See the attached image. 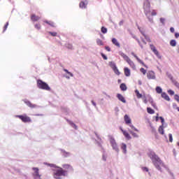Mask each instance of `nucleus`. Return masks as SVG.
Wrapping results in <instances>:
<instances>
[{
	"label": "nucleus",
	"instance_id": "1",
	"mask_svg": "<svg viewBox=\"0 0 179 179\" xmlns=\"http://www.w3.org/2000/svg\"><path fill=\"white\" fill-rule=\"evenodd\" d=\"M148 157L151 159L155 167H156V169L159 171H162V167H166L164 163H163L162 159H160V157H159V156H157L155 152H150L148 154Z\"/></svg>",
	"mask_w": 179,
	"mask_h": 179
},
{
	"label": "nucleus",
	"instance_id": "2",
	"mask_svg": "<svg viewBox=\"0 0 179 179\" xmlns=\"http://www.w3.org/2000/svg\"><path fill=\"white\" fill-rule=\"evenodd\" d=\"M68 173L62 168L53 170V177L56 179H61L62 177H66Z\"/></svg>",
	"mask_w": 179,
	"mask_h": 179
},
{
	"label": "nucleus",
	"instance_id": "3",
	"mask_svg": "<svg viewBox=\"0 0 179 179\" xmlns=\"http://www.w3.org/2000/svg\"><path fill=\"white\" fill-rule=\"evenodd\" d=\"M37 86L38 89H41L42 90H47L48 92H50V90H51V87L48 86V84L41 80H37Z\"/></svg>",
	"mask_w": 179,
	"mask_h": 179
},
{
	"label": "nucleus",
	"instance_id": "4",
	"mask_svg": "<svg viewBox=\"0 0 179 179\" xmlns=\"http://www.w3.org/2000/svg\"><path fill=\"white\" fill-rule=\"evenodd\" d=\"M120 55H121L123 58V59H124L125 62H127V64H129V65L131 66V68H132V69H136V66H135V63H134L132 62V60H131V59H129V57L127 56V55H125V53L124 52H120Z\"/></svg>",
	"mask_w": 179,
	"mask_h": 179
},
{
	"label": "nucleus",
	"instance_id": "5",
	"mask_svg": "<svg viewBox=\"0 0 179 179\" xmlns=\"http://www.w3.org/2000/svg\"><path fill=\"white\" fill-rule=\"evenodd\" d=\"M16 117L21 120L22 122H31V118L27 116V115H17Z\"/></svg>",
	"mask_w": 179,
	"mask_h": 179
},
{
	"label": "nucleus",
	"instance_id": "6",
	"mask_svg": "<svg viewBox=\"0 0 179 179\" xmlns=\"http://www.w3.org/2000/svg\"><path fill=\"white\" fill-rule=\"evenodd\" d=\"M110 143L113 149H114V150H115L116 152H118V145H117V142H115V139H114V138H110Z\"/></svg>",
	"mask_w": 179,
	"mask_h": 179
},
{
	"label": "nucleus",
	"instance_id": "7",
	"mask_svg": "<svg viewBox=\"0 0 179 179\" xmlns=\"http://www.w3.org/2000/svg\"><path fill=\"white\" fill-rule=\"evenodd\" d=\"M143 8L145 10V15H148V12H149V10H150V2H149L148 0H146L144 2Z\"/></svg>",
	"mask_w": 179,
	"mask_h": 179
},
{
	"label": "nucleus",
	"instance_id": "8",
	"mask_svg": "<svg viewBox=\"0 0 179 179\" xmlns=\"http://www.w3.org/2000/svg\"><path fill=\"white\" fill-rule=\"evenodd\" d=\"M63 169H64V170L66 171V174H68V173L71 171H73V168L69 164H64Z\"/></svg>",
	"mask_w": 179,
	"mask_h": 179
},
{
	"label": "nucleus",
	"instance_id": "9",
	"mask_svg": "<svg viewBox=\"0 0 179 179\" xmlns=\"http://www.w3.org/2000/svg\"><path fill=\"white\" fill-rule=\"evenodd\" d=\"M120 131L122 132L124 136L127 139L128 141L131 140L132 137H131V135H129V133H128L127 131H124L122 129V127L120 128Z\"/></svg>",
	"mask_w": 179,
	"mask_h": 179
},
{
	"label": "nucleus",
	"instance_id": "10",
	"mask_svg": "<svg viewBox=\"0 0 179 179\" xmlns=\"http://www.w3.org/2000/svg\"><path fill=\"white\" fill-rule=\"evenodd\" d=\"M131 55H133V57H134V58H136V59L138 61V62H139V64H141V65H143V66H145V68H148V66H146V64H145L143 61L141 60V59H139V57H138L136 56V55H135V53L131 52Z\"/></svg>",
	"mask_w": 179,
	"mask_h": 179
},
{
	"label": "nucleus",
	"instance_id": "11",
	"mask_svg": "<svg viewBox=\"0 0 179 179\" xmlns=\"http://www.w3.org/2000/svg\"><path fill=\"white\" fill-rule=\"evenodd\" d=\"M148 79H156V75L155 74V72L153 71H148L147 73Z\"/></svg>",
	"mask_w": 179,
	"mask_h": 179
},
{
	"label": "nucleus",
	"instance_id": "12",
	"mask_svg": "<svg viewBox=\"0 0 179 179\" xmlns=\"http://www.w3.org/2000/svg\"><path fill=\"white\" fill-rule=\"evenodd\" d=\"M24 102L25 103V104H27V106L28 107H29L30 108H36V107H37V105L32 103L31 102H30V101L28 100H24Z\"/></svg>",
	"mask_w": 179,
	"mask_h": 179
},
{
	"label": "nucleus",
	"instance_id": "13",
	"mask_svg": "<svg viewBox=\"0 0 179 179\" xmlns=\"http://www.w3.org/2000/svg\"><path fill=\"white\" fill-rule=\"evenodd\" d=\"M138 30L139 31H141V34L145 37V40L148 42V43H151L152 40H150V38H149V36H148L147 35L145 34V31H142V29H141V27H138Z\"/></svg>",
	"mask_w": 179,
	"mask_h": 179
},
{
	"label": "nucleus",
	"instance_id": "14",
	"mask_svg": "<svg viewBox=\"0 0 179 179\" xmlns=\"http://www.w3.org/2000/svg\"><path fill=\"white\" fill-rule=\"evenodd\" d=\"M32 170H34V176L35 178H40L41 176H40V173H38V168H32Z\"/></svg>",
	"mask_w": 179,
	"mask_h": 179
},
{
	"label": "nucleus",
	"instance_id": "15",
	"mask_svg": "<svg viewBox=\"0 0 179 179\" xmlns=\"http://www.w3.org/2000/svg\"><path fill=\"white\" fill-rule=\"evenodd\" d=\"M40 19H41V17H40L38 15H36V14L31 15V20L32 22H38Z\"/></svg>",
	"mask_w": 179,
	"mask_h": 179
},
{
	"label": "nucleus",
	"instance_id": "16",
	"mask_svg": "<svg viewBox=\"0 0 179 179\" xmlns=\"http://www.w3.org/2000/svg\"><path fill=\"white\" fill-rule=\"evenodd\" d=\"M124 122L127 125H129L132 122V120H131V117L128 116V115H125L124 117Z\"/></svg>",
	"mask_w": 179,
	"mask_h": 179
},
{
	"label": "nucleus",
	"instance_id": "17",
	"mask_svg": "<svg viewBox=\"0 0 179 179\" xmlns=\"http://www.w3.org/2000/svg\"><path fill=\"white\" fill-rule=\"evenodd\" d=\"M117 97L118 100H120L122 103H127V101H125V98H124V96H122V94H117Z\"/></svg>",
	"mask_w": 179,
	"mask_h": 179
},
{
	"label": "nucleus",
	"instance_id": "18",
	"mask_svg": "<svg viewBox=\"0 0 179 179\" xmlns=\"http://www.w3.org/2000/svg\"><path fill=\"white\" fill-rule=\"evenodd\" d=\"M112 43L113 44H114V45H116V47H118V48L121 47V45H120V43L115 38H112Z\"/></svg>",
	"mask_w": 179,
	"mask_h": 179
},
{
	"label": "nucleus",
	"instance_id": "19",
	"mask_svg": "<svg viewBox=\"0 0 179 179\" xmlns=\"http://www.w3.org/2000/svg\"><path fill=\"white\" fill-rule=\"evenodd\" d=\"M158 132L161 134V135H164V124L159 126Z\"/></svg>",
	"mask_w": 179,
	"mask_h": 179
},
{
	"label": "nucleus",
	"instance_id": "20",
	"mask_svg": "<svg viewBox=\"0 0 179 179\" xmlns=\"http://www.w3.org/2000/svg\"><path fill=\"white\" fill-rule=\"evenodd\" d=\"M150 47L154 54H155V55H159V51H157L156 47H155L153 45H150Z\"/></svg>",
	"mask_w": 179,
	"mask_h": 179
},
{
	"label": "nucleus",
	"instance_id": "21",
	"mask_svg": "<svg viewBox=\"0 0 179 179\" xmlns=\"http://www.w3.org/2000/svg\"><path fill=\"white\" fill-rule=\"evenodd\" d=\"M124 72L125 76H131V70H129L128 67H125L124 69Z\"/></svg>",
	"mask_w": 179,
	"mask_h": 179
},
{
	"label": "nucleus",
	"instance_id": "22",
	"mask_svg": "<svg viewBox=\"0 0 179 179\" xmlns=\"http://www.w3.org/2000/svg\"><path fill=\"white\" fill-rule=\"evenodd\" d=\"M162 99H164V100H166V101H170V97L166 94V92L162 93Z\"/></svg>",
	"mask_w": 179,
	"mask_h": 179
},
{
	"label": "nucleus",
	"instance_id": "23",
	"mask_svg": "<svg viewBox=\"0 0 179 179\" xmlns=\"http://www.w3.org/2000/svg\"><path fill=\"white\" fill-rule=\"evenodd\" d=\"M86 6H87V4L85 1L80 2L79 7L81 9H86Z\"/></svg>",
	"mask_w": 179,
	"mask_h": 179
},
{
	"label": "nucleus",
	"instance_id": "24",
	"mask_svg": "<svg viewBox=\"0 0 179 179\" xmlns=\"http://www.w3.org/2000/svg\"><path fill=\"white\" fill-rule=\"evenodd\" d=\"M121 149L123 150V153H127V144L122 143Z\"/></svg>",
	"mask_w": 179,
	"mask_h": 179
},
{
	"label": "nucleus",
	"instance_id": "25",
	"mask_svg": "<svg viewBox=\"0 0 179 179\" xmlns=\"http://www.w3.org/2000/svg\"><path fill=\"white\" fill-rule=\"evenodd\" d=\"M135 94L136 95L137 99H142V94L139 93V90H136Z\"/></svg>",
	"mask_w": 179,
	"mask_h": 179
},
{
	"label": "nucleus",
	"instance_id": "26",
	"mask_svg": "<svg viewBox=\"0 0 179 179\" xmlns=\"http://www.w3.org/2000/svg\"><path fill=\"white\" fill-rule=\"evenodd\" d=\"M120 89H121V90H122V92H125V90H127V85L124 83H122L120 85Z\"/></svg>",
	"mask_w": 179,
	"mask_h": 179
},
{
	"label": "nucleus",
	"instance_id": "27",
	"mask_svg": "<svg viewBox=\"0 0 179 179\" xmlns=\"http://www.w3.org/2000/svg\"><path fill=\"white\" fill-rule=\"evenodd\" d=\"M129 132L132 135L133 138H139V135H138L136 133L129 130Z\"/></svg>",
	"mask_w": 179,
	"mask_h": 179
},
{
	"label": "nucleus",
	"instance_id": "28",
	"mask_svg": "<svg viewBox=\"0 0 179 179\" xmlns=\"http://www.w3.org/2000/svg\"><path fill=\"white\" fill-rule=\"evenodd\" d=\"M147 113L148 114H155V110L152 109V108H147Z\"/></svg>",
	"mask_w": 179,
	"mask_h": 179
},
{
	"label": "nucleus",
	"instance_id": "29",
	"mask_svg": "<svg viewBox=\"0 0 179 179\" xmlns=\"http://www.w3.org/2000/svg\"><path fill=\"white\" fill-rule=\"evenodd\" d=\"M96 44L98 45H104V43H103V41L101 39H96Z\"/></svg>",
	"mask_w": 179,
	"mask_h": 179
},
{
	"label": "nucleus",
	"instance_id": "30",
	"mask_svg": "<svg viewBox=\"0 0 179 179\" xmlns=\"http://www.w3.org/2000/svg\"><path fill=\"white\" fill-rule=\"evenodd\" d=\"M157 93H158L159 94H160V93H162L163 90H162V87H157L155 89Z\"/></svg>",
	"mask_w": 179,
	"mask_h": 179
},
{
	"label": "nucleus",
	"instance_id": "31",
	"mask_svg": "<svg viewBox=\"0 0 179 179\" xmlns=\"http://www.w3.org/2000/svg\"><path fill=\"white\" fill-rule=\"evenodd\" d=\"M101 31L103 33V34H106L107 33V28L102 27L101 28Z\"/></svg>",
	"mask_w": 179,
	"mask_h": 179
},
{
	"label": "nucleus",
	"instance_id": "32",
	"mask_svg": "<svg viewBox=\"0 0 179 179\" xmlns=\"http://www.w3.org/2000/svg\"><path fill=\"white\" fill-rule=\"evenodd\" d=\"M170 44L172 47H176V45H177V42H176V40H171Z\"/></svg>",
	"mask_w": 179,
	"mask_h": 179
},
{
	"label": "nucleus",
	"instance_id": "33",
	"mask_svg": "<svg viewBox=\"0 0 179 179\" xmlns=\"http://www.w3.org/2000/svg\"><path fill=\"white\" fill-rule=\"evenodd\" d=\"M9 26V22H6V24L3 27V33L6 31V29H8V27Z\"/></svg>",
	"mask_w": 179,
	"mask_h": 179
},
{
	"label": "nucleus",
	"instance_id": "34",
	"mask_svg": "<svg viewBox=\"0 0 179 179\" xmlns=\"http://www.w3.org/2000/svg\"><path fill=\"white\" fill-rule=\"evenodd\" d=\"M64 72H66V73H68V75H70V76H71V78H73V74L72 73L69 72V71H68V70L66 69H64Z\"/></svg>",
	"mask_w": 179,
	"mask_h": 179
},
{
	"label": "nucleus",
	"instance_id": "35",
	"mask_svg": "<svg viewBox=\"0 0 179 179\" xmlns=\"http://www.w3.org/2000/svg\"><path fill=\"white\" fill-rule=\"evenodd\" d=\"M44 23H46L47 24H49L50 26H54V22L50 21L44 20Z\"/></svg>",
	"mask_w": 179,
	"mask_h": 179
},
{
	"label": "nucleus",
	"instance_id": "36",
	"mask_svg": "<svg viewBox=\"0 0 179 179\" xmlns=\"http://www.w3.org/2000/svg\"><path fill=\"white\" fill-rule=\"evenodd\" d=\"M113 71L115 72V73H116V75H120V71H118V69L117 67H114L113 68Z\"/></svg>",
	"mask_w": 179,
	"mask_h": 179
},
{
	"label": "nucleus",
	"instance_id": "37",
	"mask_svg": "<svg viewBox=\"0 0 179 179\" xmlns=\"http://www.w3.org/2000/svg\"><path fill=\"white\" fill-rule=\"evenodd\" d=\"M140 71L141 72V73H143V75H146V69H145L144 68L140 69Z\"/></svg>",
	"mask_w": 179,
	"mask_h": 179
},
{
	"label": "nucleus",
	"instance_id": "38",
	"mask_svg": "<svg viewBox=\"0 0 179 179\" xmlns=\"http://www.w3.org/2000/svg\"><path fill=\"white\" fill-rule=\"evenodd\" d=\"M35 29H37V30H40V29H41V25L40 24H36Z\"/></svg>",
	"mask_w": 179,
	"mask_h": 179
},
{
	"label": "nucleus",
	"instance_id": "39",
	"mask_svg": "<svg viewBox=\"0 0 179 179\" xmlns=\"http://www.w3.org/2000/svg\"><path fill=\"white\" fill-rule=\"evenodd\" d=\"M130 127L131 128V129H134V131H136V132H139V130L134 127V125L131 124Z\"/></svg>",
	"mask_w": 179,
	"mask_h": 179
},
{
	"label": "nucleus",
	"instance_id": "40",
	"mask_svg": "<svg viewBox=\"0 0 179 179\" xmlns=\"http://www.w3.org/2000/svg\"><path fill=\"white\" fill-rule=\"evenodd\" d=\"M143 103H145V104H148V99H146L145 96H143Z\"/></svg>",
	"mask_w": 179,
	"mask_h": 179
},
{
	"label": "nucleus",
	"instance_id": "41",
	"mask_svg": "<svg viewBox=\"0 0 179 179\" xmlns=\"http://www.w3.org/2000/svg\"><path fill=\"white\" fill-rule=\"evenodd\" d=\"M49 34H51L52 37H57V32H49Z\"/></svg>",
	"mask_w": 179,
	"mask_h": 179
},
{
	"label": "nucleus",
	"instance_id": "42",
	"mask_svg": "<svg viewBox=\"0 0 179 179\" xmlns=\"http://www.w3.org/2000/svg\"><path fill=\"white\" fill-rule=\"evenodd\" d=\"M168 93L169 94H170L171 96H173L174 94V91L171 90H168Z\"/></svg>",
	"mask_w": 179,
	"mask_h": 179
},
{
	"label": "nucleus",
	"instance_id": "43",
	"mask_svg": "<svg viewBox=\"0 0 179 179\" xmlns=\"http://www.w3.org/2000/svg\"><path fill=\"white\" fill-rule=\"evenodd\" d=\"M151 15L152 16H156V15H157V13L156 12V10H152Z\"/></svg>",
	"mask_w": 179,
	"mask_h": 179
},
{
	"label": "nucleus",
	"instance_id": "44",
	"mask_svg": "<svg viewBox=\"0 0 179 179\" xmlns=\"http://www.w3.org/2000/svg\"><path fill=\"white\" fill-rule=\"evenodd\" d=\"M169 142H173V135L171 134H169Z\"/></svg>",
	"mask_w": 179,
	"mask_h": 179
},
{
	"label": "nucleus",
	"instance_id": "45",
	"mask_svg": "<svg viewBox=\"0 0 179 179\" xmlns=\"http://www.w3.org/2000/svg\"><path fill=\"white\" fill-rule=\"evenodd\" d=\"M159 120H161L162 125H164V118H163V117H159Z\"/></svg>",
	"mask_w": 179,
	"mask_h": 179
},
{
	"label": "nucleus",
	"instance_id": "46",
	"mask_svg": "<svg viewBox=\"0 0 179 179\" xmlns=\"http://www.w3.org/2000/svg\"><path fill=\"white\" fill-rule=\"evenodd\" d=\"M174 99H175V100H176V101H178V103H179V96L178 95L176 94L174 96Z\"/></svg>",
	"mask_w": 179,
	"mask_h": 179
},
{
	"label": "nucleus",
	"instance_id": "47",
	"mask_svg": "<svg viewBox=\"0 0 179 179\" xmlns=\"http://www.w3.org/2000/svg\"><path fill=\"white\" fill-rule=\"evenodd\" d=\"M71 126L74 129H78V126H76V124H75L74 123H71Z\"/></svg>",
	"mask_w": 179,
	"mask_h": 179
},
{
	"label": "nucleus",
	"instance_id": "48",
	"mask_svg": "<svg viewBox=\"0 0 179 179\" xmlns=\"http://www.w3.org/2000/svg\"><path fill=\"white\" fill-rule=\"evenodd\" d=\"M142 170H143V171H146L147 173H148V171H149V169H148L147 167H143V168H142Z\"/></svg>",
	"mask_w": 179,
	"mask_h": 179
},
{
	"label": "nucleus",
	"instance_id": "49",
	"mask_svg": "<svg viewBox=\"0 0 179 179\" xmlns=\"http://www.w3.org/2000/svg\"><path fill=\"white\" fill-rule=\"evenodd\" d=\"M101 57L103 58V59L107 60V56H106L104 54H101Z\"/></svg>",
	"mask_w": 179,
	"mask_h": 179
},
{
	"label": "nucleus",
	"instance_id": "50",
	"mask_svg": "<svg viewBox=\"0 0 179 179\" xmlns=\"http://www.w3.org/2000/svg\"><path fill=\"white\" fill-rule=\"evenodd\" d=\"M105 49L106 50V51H108V52H110V51H111V48H110L108 46H106Z\"/></svg>",
	"mask_w": 179,
	"mask_h": 179
},
{
	"label": "nucleus",
	"instance_id": "51",
	"mask_svg": "<svg viewBox=\"0 0 179 179\" xmlns=\"http://www.w3.org/2000/svg\"><path fill=\"white\" fill-rule=\"evenodd\" d=\"M165 20H165L164 18H160V22H161V23L164 24Z\"/></svg>",
	"mask_w": 179,
	"mask_h": 179
},
{
	"label": "nucleus",
	"instance_id": "52",
	"mask_svg": "<svg viewBox=\"0 0 179 179\" xmlns=\"http://www.w3.org/2000/svg\"><path fill=\"white\" fill-rule=\"evenodd\" d=\"M170 31H171V33H174V28L173 27H171L170 28Z\"/></svg>",
	"mask_w": 179,
	"mask_h": 179
},
{
	"label": "nucleus",
	"instance_id": "53",
	"mask_svg": "<svg viewBox=\"0 0 179 179\" xmlns=\"http://www.w3.org/2000/svg\"><path fill=\"white\" fill-rule=\"evenodd\" d=\"M175 37H176V38H178V37H179V33H176V34H175Z\"/></svg>",
	"mask_w": 179,
	"mask_h": 179
},
{
	"label": "nucleus",
	"instance_id": "54",
	"mask_svg": "<svg viewBox=\"0 0 179 179\" xmlns=\"http://www.w3.org/2000/svg\"><path fill=\"white\" fill-rule=\"evenodd\" d=\"M175 86L179 89V83H175Z\"/></svg>",
	"mask_w": 179,
	"mask_h": 179
},
{
	"label": "nucleus",
	"instance_id": "55",
	"mask_svg": "<svg viewBox=\"0 0 179 179\" xmlns=\"http://www.w3.org/2000/svg\"><path fill=\"white\" fill-rule=\"evenodd\" d=\"M159 114L157 115V117H156V122H157V121H159Z\"/></svg>",
	"mask_w": 179,
	"mask_h": 179
},
{
	"label": "nucleus",
	"instance_id": "56",
	"mask_svg": "<svg viewBox=\"0 0 179 179\" xmlns=\"http://www.w3.org/2000/svg\"><path fill=\"white\" fill-rule=\"evenodd\" d=\"M92 103L93 106H94V107H96V103L94 101H92Z\"/></svg>",
	"mask_w": 179,
	"mask_h": 179
},
{
	"label": "nucleus",
	"instance_id": "57",
	"mask_svg": "<svg viewBox=\"0 0 179 179\" xmlns=\"http://www.w3.org/2000/svg\"><path fill=\"white\" fill-rule=\"evenodd\" d=\"M103 160H104V162H106V160H107V159L106 158V157H103Z\"/></svg>",
	"mask_w": 179,
	"mask_h": 179
},
{
	"label": "nucleus",
	"instance_id": "58",
	"mask_svg": "<svg viewBox=\"0 0 179 179\" xmlns=\"http://www.w3.org/2000/svg\"><path fill=\"white\" fill-rule=\"evenodd\" d=\"M66 79H69V76H66Z\"/></svg>",
	"mask_w": 179,
	"mask_h": 179
},
{
	"label": "nucleus",
	"instance_id": "59",
	"mask_svg": "<svg viewBox=\"0 0 179 179\" xmlns=\"http://www.w3.org/2000/svg\"><path fill=\"white\" fill-rule=\"evenodd\" d=\"M152 106H153V107H155V104H153V102H152Z\"/></svg>",
	"mask_w": 179,
	"mask_h": 179
},
{
	"label": "nucleus",
	"instance_id": "60",
	"mask_svg": "<svg viewBox=\"0 0 179 179\" xmlns=\"http://www.w3.org/2000/svg\"><path fill=\"white\" fill-rule=\"evenodd\" d=\"M67 155H69V153H67Z\"/></svg>",
	"mask_w": 179,
	"mask_h": 179
}]
</instances>
